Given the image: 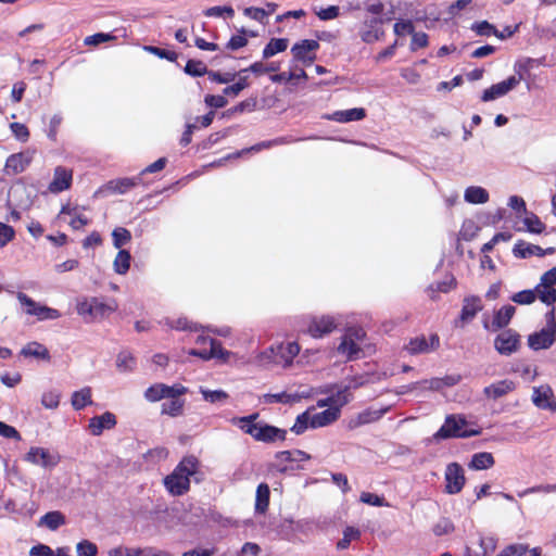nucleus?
I'll return each instance as SVG.
<instances>
[{
	"label": "nucleus",
	"mask_w": 556,
	"mask_h": 556,
	"mask_svg": "<svg viewBox=\"0 0 556 556\" xmlns=\"http://www.w3.org/2000/svg\"><path fill=\"white\" fill-rule=\"evenodd\" d=\"M556 267L544 273L535 287V298L538 296L543 303L551 305L556 302Z\"/></svg>",
	"instance_id": "nucleus-10"
},
{
	"label": "nucleus",
	"mask_w": 556,
	"mask_h": 556,
	"mask_svg": "<svg viewBox=\"0 0 556 556\" xmlns=\"http://www.w3.org/2000/svg\"><path fill=\"white\" fill-rule=\"evenodd\" d=\"M16 298L24 313L35 316L39 321L54 320L61 317V313L58 309L42 305L23 292H18Z\"/></svg>",
	"instance_id": "nucleus-8"
},
{
	"label": "nucleus",
	"mask_w": 556,
	"mask_h": 556,
	"mask_svg": "<svg viewBox=\"0 0 556 556\" xmlns=\"http://www.w3.org/2000/svg\"><path fill=\"white\" fill-rule=\"evenodd\" d=\"M482 309L481 300L479 298H467L464 300L459 320L463 324L469 323Z\"/></svg>",
	"instance_id": "nucleus-32"
},
{
	"label": "nucleus",
	"mask_w": 556,
	"mask_h": 556,
	"mask_svg": "<svg viewBox=\"0 0 556 556\" xmlns=\"http://www.w3.org/2000/svg\"><path fill=\"white\" fill-rule=\"evenodd\" d=\"M515 314V307L505 305L495 312L491 327L492 330H498L506 327Z\"/></svg>",
	"instance_id": "nucleus-34"
},
{
	"label": "nucleus",
	"mask_w": 556,
	"mask_h": 556,
	"mask_svg": "<svg viewBox=\"0 0 556 556\" xmlns=\"http://www.w3.org/2000/svg\"><path fill=\"white\" fill-rule=\"evenodd\" d=\"M143 50L160 58V59L167 60L169 62H176V60L178 58L177 52L169 50L167 48H161L157 46L147 45V46H143Z\"/></svg>",
	"instance_id": "nucleus-49"
},
{
	"label": "nucleus",
	"mask_w": 556,
	"mask_h": 556,
	"mask_svg": "<svg viewBox=\"0 0 556 556\" xmlns=\"http://www.w3.org/2000/svg\"><path fill=\"white\" fill-rule=\"evenodd\" d=\"M20 354L26 358L29 357L38 361L50 362L51 359V355L47 346L37 341H31L25 344Z\"/></svg>",
	"instance_id": "nucleus-23"
},
{
	"label": "nucleus",
	"mask_w": 556,
	"mask_h": 556,
	"mask_svg": "<svg viewBox=\"0 0 556 556\" xmlns=\"http://www.w3.org/2000/svg\"><path fill=\"white\" fill-rule=\"evenodd\" d=\"M188 392V389L180 384L175 383L167 386L165 383H154L144 391V399L148 402L154 403L161 400L170 397H181Z\"/></svg>",
	"instance_id": "nucleus-9"
},
{
	"label": "nucleus",
	"mask_w": 556,
	"mask_h": 556,
	"mask_svg": "<svg viewBox=\"0 0 556 556\" xmlns=\"http://www.w3.org/2000/svg\"><path fill=\"white\" fill-rule=\"evenodd\" d=\"M199 460L194 456H186L167 475L164 480L166 491L173 496H181L190 489V478L199 471Z\"/></svg>",
	"instance_id": "nucleus-1"
},
{
	"label": "nucleus",
	"mask_w": 556,
	"mask_h": 556,
	"mask_svg": "<svg viewBox=\"0 0 556 556\" xmlns=\"http://www.w3.org/2000/svg\"><path fill=\"white\" fill-rule=\"evenodd\" d=\"M71 403L74 409L80 410L92 403L91 389L86 387L72 394Z\"/></svg>",
	"instance_id": "nucleus-40"
},
{
	"label": "nucleus",
	"mask_w": 556,
	"mask_h": 556,
	"mask_svg": "<svg viewBox=\"0 0 556 556\" xmlns=\"http://www.w3.org/2000/svg\"><path fill=\"white\" fill-rule=\"evenodd\" d=\"M279 364L282 367H289L293 358L300 353V345L296 342L276 344Z\"/></svg>",
	"instance_id": "nucleus-28"
},
{
	"label": "nucleus",
	"mask_w": 556,
	"mask_h": 556,
	"mask_svg": "<svg viewBox=\"0 0 556 556\" xmlns=\"http://www.w3.org/2000/svg\"><path fill=\"white\" fill-rule=\"evenodd\" d=\"M556 341V329L544 328L528 337V345L531 350H546Z\"/></svg>",
	"instance_id": "nucleus-16"
},
{
	"label": "nucleus",
	"mask_w": 556,
	"mask_h": 556,
	"mask_svg": "<svg viewBox=\"0 0 556 556\" xmlns=\"http://www.w3.org/2000/svg\"><path fill=\"white\" fill-rule=\"evenodd\" d=\"M210 350H190L188 353L190 355L198 356L203 361H208L212 358H218L222 359L223 362L228 361L231 353L223 349L220 343H218L215 340H210Z\"/></svg>",
	"instance_id": "nucleus-18"
},
{
	"label": "nucleus",
	"mask_w": 556,
	"mask_h": 556,
	"mask_svg": "<svg viewBox=\"0 0 556 556\" xmlns=\"http://www.w3.org/2000/svg\"><path fill=\"white\" fill-rule=\"evenodd\" d=\"M470 29L478 36L485 37L494 36L496 33V27L486 20L472 23Z\"/></svg>",
	"instance_id": "nucleus-53"
},
{
	"label": "nucleus",
	"mask_w": 556,
	"mask_h": 556,
	"mask_svg": "<svg viewBox=\"0 0 556 556\" xmlns=\"http://www.w3.org/2000/svg\"><path fill=\"white\" fill-rule=\"evenodd\" d=\"M31 160L33 154L30 152L16 153L7 160L5 166L7 169L16 174L23 172Z\"/></svg>",
	"instance_id": "nucleus-33"
},
{
	"label": "nucleus",
	"mask_w": 556,
	"mask_h": 556,
	"mask_svg": "<svg viewBox=\"0 0 556 556\" xmlns=\"http://www.w3.org/2000/svg\"><path fill=\"white\" fill-rule=\"evenodd\" d=\"M497 541L493 536H481L479 548L467 546L464 556H490L496 549Z\"/></svg>",
	"instance_id": "nucleus-27"
},
{
	"label": "nucleus",
	"mask_w": 556,
	"mask_h": 556,
	"mask_svg": "<svg viewBox=\"0 0 556 556\" xmlns=\"http://www.w3.org/2000/svg\"><path fill=\"white\" fill-rule=\"evenodd\" d=\"M515 389V383L511 380H502L492 383L484 388L483 393L488 399L497 400L505 396Z\"/></svg>",
	"instance_id": "nucleus-30"
},
{
	"label": "nucleus",
	"mask_w": 556,
	"mask_h": 556,
	"mask_svg": "<svg viewBox=\"0 0 556 556\" xmlns=\"http://www.w3.org/2000/svg\"><path fill=\"white\" fill-rule=\"evenodd\" d=\"M532 401L539 408H554L553 391L548 386H541L533 390Z\"/></svg>",
	"instance_id": "nucleus-29"
},
{
	"label": "nucleus",
	"mask_w": 556,
	"mask_h": 556,
	"mask_svg": "<svg viewBox=\"0 0 556 556\" xmlns=\"http://www.w3.org/2000/svg\"><path fill=\"white\" fill-rule=\"evenodd\" d=\"M523 224L528 231L533 233H541L544 230V224L534 214H529L525 217Z\"/></svg>",
	"instance_id": "nucleus-61"
},
{
	"label": "nucleus",
	"mask_w": 556,
	"mask_h": 556,
	"mask_svg": "<svg viewBox=\"0 0 556 556\" xmlns=\"http://www.w3.org/2000/svg\"><path fill=\"white\" fill-rule=\"evenodd\" d=\"M257 418L258 414H252L244 417H233L231 419V424L260 442L271 443L276 441H283L286 439L285 430L263 421H257Z\"/></svg>",
	"instance_id": "nucleus-2"
},
{
	"label": "nucleus",
	"mask_w": 556,
	"mask_h": 556,
	"mask_svg": "<svg viewBox=\"0 0 556 556\" xmlns=\"http://www.w3.org/2000/svg\"><path fill=\"white\" fill-rule=\"evenodd\" d=\"M311 456L300 450L282 451L276 454L277 466L280 471L293 470L300 468L293 466V463L309 460Z\"/></svg>",
	"instance_id": "nucleus-15"
},
{
	"label": "nucleus",
	"mask_w": 556,
	"mask_h": 556,
	"mask_svg": "<svg viewBox=\"0 0 556 556\" xmlns=\"http://www.w3.org/2000/svg\"><path fill=\"white\" fill-rule=\"evenodd\" d=\"M319 49V42L315 39H302L295 42L291 48V53L295 62L309 65L316 60L315 52Z\"/></svg>",
	"instance_id": "nucleus-11"
},
{
	"label": "nucleus",
	"mask_w": 556,
	"mask_h": 556,
	"mask_svg": "<svg viewBox=\"0 0 556 556\" xmlns=\"http://www.w3.org/2000/svg\"><path fill=\"white\" fill-rule=\"evenodd\" d=\"M519 346L520 337L510 329L502 331L494 340V348L502 355L508 356L517 352Z\"/></svg>",
	"instance_id": "nucleus-13"
},
{
	"label": "nucleus",
	"mask_w": 556,
	"mask_h": 556,
	"mask_svg": "<svg viewBox=\"0 0 556 556\" xmlns=\"http://www.w3.org/2000/svg\"><path fill=\"white\" fill-rule=\"evenodd\" d=\"M366 343V332L361 327L351 326L345 328L337 346V353L345 361H354L363 355Z\"/></svg>",
	"instance_id": "nucleus-4"
},
{
	"label": "nucleus",
	"mask_w": 556,
	"mask_h": 556,
	"mask_svg": "<svg viewBox=\"0 0 556 556\" xmlns=\"http://www.w3.org/2000/svg\"><path fill=\"white\" fill-rule=\"evenodd\" d=\"M359 538H361L359 529H357L355 527H351V526L345 527L343 530V533H342V539H340L337 542V548L339 551H344L350 546L351 542L356 541Z\"/></svg>",
	"instance_id": "nucleus-45"
},
{
	"label": "nucleus",
	"mask_w": 556,
	"mask_h": 556,
	"mask_svg": "<svg viewBox=\"0 0 556 556\" xmlns=\"http://www.w3.org/2000/svg\"><path fill=\"white\" fill-rule=\"evenodd\" d=\"M494 465V457L491 453L481 452L472 456L469 468L475 470L489 469Z\"/></svg>",
	"instance_id": "nucleus-42"
},
{
	"label": "nucleus",
	"mask_w": 556,
	"mask_h": 556,
	"mask_svg": "<svg viewBox=\"0 0 556 556\" xmlns=\"http://www.w3.org/2000/svg\"><path fill=\"white\" fill-rule=\"evenodd\" d=\"M72 170L61 166L56 167L54 169L53 179L49 185V190L52 193H59L68 189L72 185Z\"/></svg>",
	"instance_id": "nucleus-19"
},
{
	"label": "nucleus",
	"mask_w": 556,
	"mask_h": 556,
	"mask_svg": "<svg viewBox=\"0 0 556 556\" xmlns=\"http://www.w3.org/2000/svg\"><path fill=\"white\" fill-rule=\"evenodd\" d=\"M144 548L117 546L109 551V556H143Z\"/></svg>",
	"instance_id": "nucleus-58"
},
{
	"label": "nucleus",
	"mask_w": 556,
	"mask_h": 556,
	"mask_svg": "<svg viewBox=\"0 0 556 556\" xmlns=\"http://www.w3.org/2000/svg\"><path fill=\"white\" fill-rule=\"evenodd\" d=\"M262 401L265 404H273V403L293 404L290 391H285L281 393L264 394L262 397Z\"/></svg>",
	"instance_id": "nucleus-57"
},
{
	"label": "nucleus",
	"mask_w": 556,
	"mask_h": 556,
	"mask_svg": "<svg viewBox=\"0 0 556 556\" xmlns=\"http://www.w3.org/2000/svg\"><path fill=\"white\" fill-rule=\"evenodd\" d=\"M116 37L113 35V33H96L93 35L87 36L84 39V43L86 46H98L103 42H108L111 40H115Z\"/></svg>",
	"instance_id": "nucleus-59"
},
{
	"label": "nucleus",
	"mask_w": 556,
	"mask_h": 556,
	"mask_svg": "<svg viewBox=\"0 0 556 556\" xmlns=\"http://www.w3.org/2000/svg\"><path fill=\"white\" fill-rule=\"evenodd\" d=\"M204 14L208 17L232 18L235 15V10L230 5H216L206 9Z\"/></svg>",
	"instance_id": "nucleus-54"
},
{
	"label": "nucleus",
	"mask_w": 556,
	"mask_h": 556,
	"mask_svg": "<svg viewBox=\"0 0 556 556\" xmlns=\"http://www.w3.org/2000/svg\"><path fill=\"white\" fill-rule=\"evenodd\" d=\"M278 350L276 345H271L264 351L258 352L254 358L253 363L261 368H270L273 366H280L278 358Z\"/></svg>",
	"instance_id": "nucleus-25"
},
{
	"label": "nucleus",
	"mask_w": 556,
	"mask_h": 556,
	"mask_svg": "<svg viewBox=\"0 0 556 556\" xmlns=\"http://www.w3.org/2000/svg\"><path fill=\"white\" fill-rule=\"evenodd\" d=\"M428 35L424 31H415L412 33V41L409 49L415 52L418 49L425 48L428 46Z\"/></svg>",
	"instance_id": "nucleus-62"
},
{
	"label": "nucleus",
	"mask_w": 556,
	"mask_h": 556,
	"mask_svg": "<svg viewBox=\"0 0 556 556\" xmlns=\"http://www.w3.org/2000/svg\"><path fill=\"white\" fill-rule=\"evenodd\" d=\"M79 556H96L98 553L97 545L88 540H83L76 546Z\"/></svg>",
	"instance_id": "nucleus-64"
},
{
	"label": "nucleus",
	"mask_w": 556,
	"mask_h": 556,
	"mask_svg": "<svg viewBox=\"0 0 556 556\" xmlns=\"http://www.w3.org/2000/svg\"><path fill=\"white\" fill-rule=\"evenodd\" d=\"M269 486L266 483L258 484L255 495V511L265 514L269 506Z\"/></svg>",
	"instance_id": "nucleus-37"
},
{
	"label": "nucleus",
	"mask_w": 556,
	"mask_h": 556,
	"mask_svg": "<svg viewBox=\"0 0 556 556\" xmlns=\"http://www.w3.org/2000/svg\"><path fill=\"white\" fill-rule=\"evenodd\" d=\"M137 184L138 182L136 178H121L110 181L105 186V189L113 193H124L130 188L135 187Z\"/></svg>",
	"instance_id": "nucleus-46"
},
{
	"label": "nucleus",
	"mask_w": 556,
	"mask_h": 556,
	"mask_svg": "<svg viewBox=\"0 0 556 556\" xmlns=\"http://www.w3.org/2000/svg\"><path fill=\"white\" fill-rule=\"evenodd\" d=\"M528 67L526 65H521L516 63L515 64V71L517 72L518 76L511 75L507 77L506 79L493 84L491 87L483 90L481 94V101L482 102H490L497 98L506 96L509 91H511L514 88H516L521 79H523V76L521 74V71H527Z\"/></svg>",
	"instance_id": "nucleus-6"
},
{
	"label": "nucleus",
	"mask_w": 556,
	"mask_h": 556,
	"mask_svg": "<svg viewBox=\"0 0 556 556\" xmlns=\"http://www.w3.org/2000/svg\"><path fill=\"white\" fill-rule=\"evenodd\" d=\"M386 378V374L380 372H364L361 375L353 376L348 380L346 386L341 391H346V395L350 397V390L358 389L363 386L375 383Z\"/></svg>",
	"instance_id": "nucleus-20"
},
{
	"label": "nucleus",
	"mask_w": 556,
	"mask_h": 556,
	"mask_svg": "<svg viewBox=\"0 0 556 556\" xmlns=\"http://www.w3.org/2000/svg\"><path fill=\"white\" fill-rule=\"evenodd\" d=\"M184 73L190 77L198 78L207 75L210 70L201 60L189 59L184 67Z\"/></svg>",
	"instance_id": "nucleus-39"
},
{
	"label": "nucleus",
	"mask_w": 556,
	"mask_h": 556,
	"mask_svg": "<svg viewBox=\"0 0 556 556\" xmlns=\"http://www.w3.org/2000/svg\"><path fill=\"white\" fill-rule=\"evenodd\" d=\"M239 31L240 35H232L230 37V39L226 43V49L230 51H237L248 45V37H245L247 29L242 27Z\"/></svg>",
	"instance_id": "nucleus-55"
},
{
	"label": "nucleus",
	"mask_w": 556,
	"mask_h": 556,
	"mask_svg": "<svg viewBox=\"0 0 556 556\" xmlns=\"http://www.w3.org/2000/svg\"><path fill=\"white\" fill-rule=\"evenodd\" d=\"M65 523V517L60 511H50L42 516L38 522V526L46 527L49 530H56L59 527Z\"/></svg>",
	"instance_id": "nucleus-41"
},
{
	"label": "nucleus",
	"mask_w": 556,
	"mask_h": 556,
	"mask_svg": "<svg viewBox=\"0 0 556 556\" xmlns=\"http://www.w3.org/2000/svg\"><path fill=\"white\" fill-rule=\"evenodd\" d=\"M528 551V545L526 544H510L503 548L496 556H522Z\"/></svg>",
	"instance_id": "nucleus-63"
},
{
	"label": "nucleus",
	"mask_w": 556,
	"mask_h": 556,
	"mask_svg": "<svg viewBox=\"0 0 556 556\" xmlns=\"http://www.w3.org/2000/svg\"><path fill=\"white\" fill-rule=\"evenodd\" d=\"M250 86L249 79L247 76H241L239 79L232 85H228L223 89V93L225 96H238L243 89Z\"/></svg>",
	"instance_id": "nucleus-56"
},
{
	"label": "nucleus",
	"mask_w": 556,
	"mask_h": 556,
	"mask_svg": "<svg viewBox=\"0 0 556 556\" xmlns=\"http://www.w3.org/2000/svg\"><path fill=\"white\" fill-rule=\"evenodd\" d=\"M257 104V99L255 97H250L232 108L228 109L226 112L223 113V116L230 117L238 113H244V112H252L255 110Z\"/></svg>",
	"instance_id": "nucleus-43"
},
{
	"label": "nucleus",
	"mask_w": 556,
	"mask_h": 556,
	"mask_svg": "<svg viewBox=\"0 0 556 556\" xmlns=\"http://www.w3.org/2000/svg\"><path fill=\"white\" fill-rule=\"evenodd\" d=\"M439 346V338L435 334L430 336L429 339L416 338L407 345V351L413 354L427 353L434 351Z\"/></svg>",
	"instance_id": "nucleus-26"
},
{
	"label": "nucleus",
	"mask_w": 556,
	"mask_h": 556,
	"mask_svg": "<svg viewBox=\"0 0 556 556\" xmlns=\"http://www.w3.org/2000/svg\"><path fill=\"white\" fill-rule=\"evenodd\" d=\"M104 312L105 305L97 299L84 300L77 304V313L84 317H89L90 319L102 316Z\"/></svg>",
	"instance_id": "nucleus-22"
},
{
	"label": "nucleus",
	"mask_w": 556,
	"mask_h": 556,
	"mask_svg": "<svg viewBox=\"0 0 556 556\" xmlns=\"http://www.w3.org/2000/svg\"><path fill=\"white\" fill-rule=\"evenodd\" d=\"M185 401L180 397H170L169 402H166L162 405V414L177 417L180 416L184 412Z\"/></svg>",
	"instance_id": "nucleus-48"
},
{
	"label": "nucleus",
	"mask_w": 556,
	"mask_h": 556,
	"mask_svg": "<svg viewBox=\"0 0 556 556\" xmlns=\"http://www.w3.org/2000/svg\"><path fill=\"white\" fill-rule=\"evenodd\" d=\"M444 478L445 492L447 494H457L463 490L466 479L464 470L459 464H448L445 469Z\"/></svg>",
	"instance_id": "nucleus-12"
},
{
	"label": "nucleus",
	"mask_w": 556,
	"mask_h": 556,
	"mask_svg": "<svg viewBox=\"0 0 556 556\" xmlns=\"http://www.w3.org/2000/svg\"><path fill=\"white\" fill-rule=\"evenodd\" d=\"M338 324L331 316H316L313 317L307 326V333L313 338L319 339L331 333Z\"/></svg>",
	"instance_id": "nucleus-14"
},
{
	"label": "nucleus",
	"mask_w": 556,
	"mask_h": 556,
	"mask_svg": "<svg viewBox=\"0 0 556 556\" xmlns=\"http://www.w3.org/2000/svg\"><path fill=\"white\" fill-rule=\"evenodd\" d=\"M308 428H312V409L299 415L291 430L295 434H301Z\"/></svg>",
	"instance_id": "nucleus-50"
},
{
	"label": "nucleus",
	"mask_w": 556,
	"mask_h": 556,
	"mask_svg": "<svg viewBox=\"0 0 556 556\" xmlns=\"http://www.w3.org/2000/svg\"><path fill=\"white\" fill-rule=\"evenodd\" d=\"M61 216H68V224L73 229H80L81 227L88 224V218L85 214H83L78 208L74 207H63L61 211Z\"/></svg>",
	"instance_id": "nucleus-36"
},
{
	"label": "nucleus",
	"mask_w": 556,
	"mask_h": 556,
	"mask_svg": "<svg viewBox=\"0 0 556 556\" xmlns=\"http://www.w3.org/2000/svg\"><path fill=\"white\" fill-rule=\"evenodd\" d=\"M116 425V417L111 412L94 416L89 420L88 429L94 437L101 435L104 430H110Z\"/></svg>",
	"instance_id": "nucleus-17"
},
{
	"label": "nucleus",
	"mask_w": 556,
	"mask_h": 556,
	"mask_svg": "<svg viewBox=\"0 0 556 556\" xmlns=\"http://www.w3.org/2000/svg\"><path fill=\"white\" fill-rule=\"evenodd\" d=\"M61 393L58 390L45 391L41 395V404L47 409H56L60 405Z\"/></svg>",
	"instance_id": "nucleus-51"
},
{
	"label": "nucleus",
	"mask_w": 556,
	"mask_h": 556,
	"mask_svg": "<svg viewBox=\"0 0 556 556\" xmlns=\"http://www.w3.org/2000/svg\"><path fill=\"white\" fill-rule=\"evenodd\" d=\"M366 116V110L364 108H352L348 110L334 111L327 115V118L338 123H349L361 121Z\"/></svg>",
	"instance_id": "nucleus-24"
},
{
	"label": "nucleus",
	"mask_w": 556,
	"mask_h": 556,
	"mask_svg": "<svg viewBox=\"0 0 556 556\" xmlns=\"http://www.w3.org/2000/svg\"><path fill=\"white\" fill-rule=\"evenodd\" d=\"M131 256L126 250H119L113 261L114 271L118 275H125L130 267Z\"/></svg>",
	"instance_id": "nucleus-44"
},
{
	"label": "nucleus",
	"mask_w": 556,
	"mask_h": 556,
	"mask_svg": "<svg viewBox=\"0 0 556 556\" xmlns=\"http://www.w3.org/2000/svg\"><path fill=\"white\" fill-rule=\"evenodd\" d=\"M288 39L287 38H271L263 49L262 56L263 59H269L277 53L283 52L288 48Z\"/></svg>",
	"instance_id": "nucleus-38"
},
{
	"label": "nucleus",
	"mask_w": 556,
	"mask_h": 556,
	"mask_svg": "<svg viewBox=\"0 0 556 556\" xmlns=\"http://www.w3.org/2000/svg\"><path fill=\"white\" fill-rule=\"evenodd\" d=\"M390 405L383 407H369L358 413L356 417L352 419L351 424L353 427H358L378 421L390 409Z\"/></svg>",
	"instance_id": "nucleus-21"
},
{
	"label": "nucleus",
	"mask_w": 556,
	"mask_h": 556,
	"mask_svg": "<svg viewBox=\"0 0 556 556\" xmlns=\"http://www.w3.org/2000/svg\"><path fill=\"white\" fill-rule=\"evenodd\" d=\"M112 238L114 248L122 249L131 240V233L126 228L117 227L113 230Z\"/></svg>",
	"instance_id": "nucleus-52"
},
{
	"label": "nucleus",
	"mask_w": 556,
	"mask_h": 556,
	"mask_svg": "<svg viewBox=\"0 0 556 556\" xmlns=\"http://www.w3.org/2000/svg\"><path fill=\"white\" fill-rule=\"evenodd\" d=\"M23 460L31 466L40 467L45 470H52L61 460L60 455L47 447L31 445L23 456Z\"/></svg>",
	"instance_id": "nucleus-7"
},
{
	"label": "nucleus",
	"mask_w": 556,
	"mask_h": 556,
	"mask_svg": "<svg viewBox=\"0 0 556 556\" xmlns=\"http://www.w3.org/2000/svg\"><path fill=\"white\" fill-rule=\"evenodd\" d=\"M542 249L533 244L520 243L514 248V253L520 257H527L530 255H541Z\"/></svg>",
	"instance_id": "nucleus-60"
},
{
	"label": "nucleus",
	"mask_w": 556,
	"mask_h": 556,
	"mask_svg": "<svg viewBox=\"0 0 556 556\" xmlns=\"http://www.w3.org/2000/svg\"><path fill=\"white\" fill-rule=\"evenodd\" d=\"M464 199L470 204H484L489 201V192L479 186H470L464 192Z\"/></svg>",
	"instance_id": "nucleus-35"
},
{
	"label": "nucleus",
	"mask_w": 556,
	"mask_h": 556,
	"mask_svg": "<svg viewBox=\"0 0 556 556\" xmlns=\"http://www.w3.org/2000/svg\"><path fill=\"white\" fill-rule=\"evenodd\" d=\"M295 79H307V74L303 68L295 72H281L270 76V80L276 84H288Z\"/></svg>",
	"instance_id": "nucleus-47"
},
{
	"label": "nucleus",
	"mask_w": 556,
	"mask_h": 556,
	"mask_svg": "<svg viewBox=\"0 0 556 556\" xmlns=\"http://www.w3.org/2000/svg\"><path fill=\"white\" fill-rule=\"evenodd\" d=\"M350 402L346 391H338L336 394L329 396L326 400H319L317 402L318 407L327 408L323 412H315L312 407V428H321L334 422L340 416V409L346 403Z\"/></svg>",
	"instance_id": "nucleus-3"
},
{
	"label": "nucleus",
	"mask_w": 556,
	"mask_h": 556,
	"mask_svg": "<svg viewBox=\"0 0 556 556\" xmlns=\"http://www.w3.org/2000/svg\"><path fill=\"white\" fill-rule=\"evenodd\" d=\"M480 433L479 430L470 429L467 421L460 416H448L442 427L433 435L435 440L448 438H466Z\"/></svg>",
	"instance_id": "nucleus-5"
},
{
	"label": "nucleus",
	"mask_w": 556,
	"mask_h": 556,
	"mask_svg": "<svg viewBox=\"0 0 556 556\" xmlns=\"http://www.w3.org/2000/svg\"><path fill=\"white\" fill-rule=\"evenodd\" d=\"M199 392L202 395L204 402L215 406H223L228 403L230 395L225 390H211L205 387H200Z\"/></svg>",
	"instance_id": "nucleus-31"
}]
</instances>
